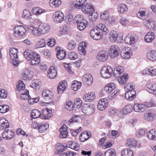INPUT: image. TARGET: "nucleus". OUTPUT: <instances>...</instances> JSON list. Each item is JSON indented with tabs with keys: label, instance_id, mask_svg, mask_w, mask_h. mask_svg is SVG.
<instances>
[{
	"label": "nucleus",
	"instance_id": "obj_40",
	"mask_svg": "<svg viewBox=\"0 0 156 156\" xmlns=\"http://www.w3.org/2000/svg\"><path fill=\"white\" fill-rule=\"evenodd\" d=\"M115 85L112 83H110L107 85L105 87V90L108 93H110L115 88Z\"/></svg>",
	"mask_w": 156,
	"mask_h": 156
},
{
	"label": "nucleus",
	"instance_id": "obj_32",
	"mask_svg": "<svg viewBox=\"0 0 156 156\" xmlns=\"http://www.w3.org/2000/svg\"><path fill=\"white\" fill-rule=\"evenodd\" d=\"M147 57L148 59L152 61H156V50L149 51L147 54Z\"/></svg>",
	"mask_w": 156,
	"mask_h": 156
},
{
	"label": "nucleus",
	"instance_id": "obj_10",
	"mask_svg": "<svg viewBox=\"0 0 156 156\" xmlns=\"http://www.w3.org/2000/svg\"><path fill=\"white\" fill-rule=\"evenodd\" d=\"M132 55V51L130 48L128 47L123 48L120 52V55L122 57L125 59L130 58Z\"/></svg>",
	"mask_w": 156,
	"mask_h": 156
},
{
	"label": "nucleus",
	"instance_id": "obj_48",
	"mask_svg": "<svg viewBox=\"0 0 156 156\" xmlns=\"http://www.w3.org/2000/svg\"><path fill=\"white\" fill-rule=\"evenodd\" d=\"M45 10L39 7L34 8L32 10V12L34 14L39 15L44 12Z\"/></svg>",
	"mask_w": 156,
	"mask_h": 156
},
{
	"label": "nucleus",
	"instance_id": "obj_49",
	"mask_svg": "<svg viewBox=\"0 0 156 156\" xmlns=\"http://www.w3.org/2000/svg\"><path fill=\"white\" fill-rule=\"evenodd\" d=\"M80 119L79 116L74 115L72 118L69 120L68 123L70 125L75 124V123L79 122Z\"/></svg>",
	"mask_w": 156,
	"mask_h": 156
},
{
	"label": "nucleus",
	"instance_id": "obj_56",
	"mask_svg": "<svg viewBox=\"0 0 156 156\" xmlns=\"http://www.w3.org/2000/svg\"><path fill=\"white\" fill-rule=\"evenodd\" d=\"M116 152L112 148L107 150L105 153V156H115Z\"/></svg>",
	"mask_w": 156,
	"mask_h": 156
},
{
	"label": "nucleus",
	"instance_id": "obj_16",
	"mask_svg": "<svg viewBox=\"0 0 156 156\" xmlns=\"http://www.w3.org/2000/svg\"><path fill=\"white\" fill-rule=\"evenodd\" d=\"M39 30L41 34H45L48 33L50 30V26L48 24L45 23H41L39 25Z\"/></svg>",
	"mask_w": 156,
	"mask_h": 156
},
{
	"label": "nucleus",
	"instance_id": "obj_55",
	"mask_svg": "<svg viewBox=\"0 0 156 156\" xmlns=\"http://www.w3.org/2000/svg\"><path fill=\"white\" fill-rule=\"evenodd\" d=\"M48 127L49 125L47 123L38 126L39 132L41 133H44L48 128Z\"/></svg>",
	"mask_w": 156,
	"mask_h": 156
},
{
	"label": "nucleus",
	"instance_id": "obj_9",
	"mask_svg": "<svg viewBox=\"0 0 156 156\" xmlns=\"http://www.w3.org/2000/svg\"><path fill=\"white\" fill-rule=\"evenodd\" d=\"M110 57L114 58L118 57L119 55L120 50L118 46L113 45L111 46L109 50Z\"/></svg>",
	"mask_w": 156,
	"mask_h": 156
},
{
	"label": "nucleus",
	"instance_id": "obj_58",
	"mask_svg": "<svg viewBox=\"0 0 156 156\" xmlns=\"http://www.w3.org/2000/svg\"><path fill=\"white\" fill-rule=\"evenodd\" d=\"M89 15L91 16L90 17V20L91 22L95 21L98 19V13L97 12H95V11L93 12L91 14Z\"/></svg>",
	"mask_w": 156,
	"mask_h": 156
},
{
	"label": "nucleus",
	"instance_id": "obj_13",
	"mask_svg": "<svg viewBox=\"0 0 156 156\" xmlns=\"http://www.w3.org/2000/svg\"><path fill=\"white\" fill-rule=\"evenodd\" d=\"M128 146L130 148H139L141 146V143L140 141L137 142L134 138L128 139L126 142Z\"/></svg>",
	"mask_w": 156,
	"mask_h": 156
},
{
	"label": "nucleus",
	"instance_id": "obj_31",
	"mask_svg": "<svg viewBox=\"0 0 156 156\" xmlns=\"http://www.w3.org/2000/svg\"><path fill=\"white\" fill-rule=\"evenodd\" d=\"M146 90L150 93L154 94V92L156 90V84L153 83H148Z\"/></svg>",
	"mask_w": 156,
	"mask_h": 156
},
{
	"label": "nucleus",
	"instance_id": "obj_2",
	"mask_svg": "<svg viewBox=\"0 0 156 156\" xmlns=\"http://www.w3.org/2000/svg\"><path fill=\"white\" fill-rule=\"evenodd\" d=\"M154 103L153 101L145 102L144 103H136L133 106L134 111L138 113H143L148 108H150L154 106Z\"/></svg>",
	"mask_w": 156,
	"mask_h": 156
},
{
	"label": "nucleus",
	"instance_id": "obj_5",
	"mask_svg": "<svg viewBox=\"0 0 156 156\" xmlns=\"http://www.w3.org/2000/svg\"><path fill=\"white\" fill-rule=\"evenodd\" d=\"M42 96L44 99L47 102V103H51L53 104L54 102L52 101L53 98V93L48 90H44L42 93Z\"/></svg>",
	"mask_w": 156,
	"mask_h": 156
},
{
	"label": "nucleus",
	"instance_id": "obj_60",
	"mask_svg": "<svg viewBox=\"0 0 156 156\" xmlns=\"http://www.w3.org/2000/svg\"><path fill=\"white\" fill-rule=\"evenodd\" d=\"M125 91H131L135 90L134 87L132 83H128L125 86Z\"/></svg>",
	"mask_w": 156,
	"mask_h": 156
},
{
	"label": "nucleus",
	"instance_id": "obj_42",
	"mask_svg": "<svg viewBox=\"0 0 156 156\" xmlns=\"http://www.w3.org/2000/svg\"><path fill=\"white\" fill-rule=\"evenodd\" d=\"M148 138L151 140H156V131L152 129L148 132L147 133Z\"/></svg>",
	"mask_w": 156,
	"mask_h": 156
},
{
	"label": "nucleus",
	"instance_id": "obj_22",
	"mask_svg": "<svg viewBox=\"0 0 156 156\" xmlns=\"http://www.w3.org/2000/svg\"><path fill=\"white\" fill-rule=\"evenodd\" d=\"M68 86L67 82L66 81H62L58 84L57 87L58 93L61 94L65 90Z\"/></svg>",
	"mask_w": 156,
	"mask_h": 156
},
{
	"label": "nucleus",
	"instance_id": "obj_43",
	"mask_svg": "<svg viewBox=\"0 0 156 156\" xmlns=\"http://www.w3.org/2000/svg\"><path fill=\"white\" fill-rule=\"evenodd\" d=\"M31 63L33 66L38 64L40 62V56L37 53V56H34L31 59Z\"/></svg>",
	"mask_w": 156,
	"mask_h": 156
},
{
	"label": "nucleus",
	"instance_id": "obj_33",
	"mask_svg": "<svg viewBox=\"0 0 156 156\" xmlns=\"http://www.w3.org/2000/svg\"><path fill=\"white\" fill-rule=\"evenodd\" d=\"M67 126L63 125L60 129V137L61 138H65L68 136Z\"/></svg>",
	"mask_w": 156,
	"mask_h": 156
},
{
	"label": "nucleus",
	"instance_id": "obj_1",
	"mask_svg": "<svg viewBox=\"0 0 156 156\" xmlns=\"http://www.w3.org/2000/svg\"><path fill=\"white\" fill-rule=\"evenodd\" d=\"M73 22L77 24V27L80 30H83L88 25L87 20L83 16L78 14L75 16L73 19Z\"/></svg>",
	"mask_w": 156,
	"mask_h": 156
},
{
	"label": "nucleus",
	"instance_id": "obj_11",
	"mask_svg": "<svg viewBox=\"0 0 156 156\" xmlns=\"http://www.w3.org/2000/svg\"><path fill=\"white\" fill-rule=\"evenodd\" d=\"M155 116V111L152 109H150L144 113V119L147 121H152L153 120Z\"/></svg>",
	"mask_w": 156,
	"mask_h": 156
},
{
	"label": "nucleus",
	"instance_id": "obj_19",
	"mask_svg": "<svg viewBox=\"0 0 156 156\" xmlns=\"http://www.w3.org/2000/svg\"><path fill=\"white\" fill-rule=\"evenodd\" d=\"M15 134V132L13 131L5 129L2 133V136L5 140H11L13 138Z\"/></svg>",
	"mask_w": 156,
	"mask_h": 156
},
{
	"label": "nucleus",
	"instance_id": "obj_36",
	"mask_svg": "<svg viewBox=\"0 0 156 156\" xmlns=\"http://www.w3.org/2000/svg\"><path fill=\"white\" fill-rule=\"evenodd\" d=\"M128 75L127 73H124L122 76H119L118 81L120 84H124L128 80Z\"/></svg>",
	"mask_w": 156,
	"mask_h": 156
},
{
	"label": "nucleus",
	"instance_id": "obj_39",
	"mask_svg": "<svg viewBox=\"0 0 156 156\" xmlns=\"http://www.w3.org/2000/svg\"><path fill=\"white\" fill-rule=\"evenodd\" d=\"M81 83L74 80L72 83L71 87L74 91H76L81 88Z\"/></svg>",
	"mask_w": 156,
	"mask_h": 156
},
{
	"label": "nucleus",
	"instance_id": "obj_30",
	"mask_svg": "<svg viewBox=\"0 0 156 156\" xmlns=\"http://www.w3.org/2000/svg\"><path fill=\"white\" fill-rule=\"evenodd\" d=\"M136 94V93L135 90L126 91L125 94V98L129 101H132L135 98Z\"/></svg>",
	"mask_w": 156,
	"mask_h": 156
},
{
	"label": "nucleus",
	"instance_id": "obj_20",
	"mask_svg": "<svg viewBox=\"0 0 156 156\" xmlns=\"http://www.w3.org/2000/svg\"><path fill=\"white\" fill-rule=\"evenodd\" d=\"M52 111L51 109L46 108L42 110V114L41 115V117L44 119H48L52 116Z\"/></svg>",
	"mask_w": 156,
	"mask_h": 156
},
{
	"label": "nucleus",
	"instance_id": "obj_47",
	"mask_svg": "<svg viewBox=\"0 0 156 156\" xmlns=\"http://www.w3.org/2000/svg\"><path fill=\"white\" fill-rule=\"evenodd\" d=\"M66 53L64 50L58 51L56 54L57 57L58 59L60 60H62L64 59L66 57Z\"/></svg>",
	"mask_w": 156,
	"mask_h": 156
},
{
	"label": "nucleus",
	"instance_id": "obj_17",
	"mask_svg": "<svg viewBox=\"0 0 156 156\" xmlns=\"http://www.w3.org/2000/svg\"><path fill=\"white\" fill-rule=\"evenodd\" d=\"M82 10L83 12L86 14H91L93 12L95 11L94 8L90 3H87L83 7Z\"/></svg>",
	"mask_w": 156,
	"mask_h": 156
},
{
	"label": "nucleus",
	"instance_id": "obj_25",
	"mask_svg": "<svg viewBox=\"0 0 156 156\" xmlns=\"http://www.w3.org/2000/svg\"><path fill=\"white\" fill-rule=\"evenodd\" d=\"M57 74V71L54 66H51L48 71L47 76L50 79L55 78Z\"/></svg>",
	"mask_w": 156,
	"mask_h": 156
},
{
	"label": "nucleus",
	"instance_id": "obj_28",
	"mask_svg": "<svg viewBox=\"0 0 156 156\" xmlns=\"http://www.w3.org/2000/svg\"><path fill=\"white\" fill-rule=\"evenodd\" d=\"M9 126V124L7 120L4 117L0 118V129L3 130L8 128Z\"/></svg>",
	"mask_w": 156,
	"mask_h": 156
},
{
	"label": "nucleus",
	"instance_id": "obj_15",
	"mask_svg": "<svg viewBox=\"0 0 156 156\" xmlns=\"http://www.w3.org/2000/svg\"><path fill=\"white\" fill-rule=\"evenodd\" d=\"M82 80L83 83L86 86L91 85L93 80L91 75L88 73L86 74L84 76Z\"/></svg>",
	"mask_w": 156,
	"mask_h": 156
},
{
	"label": "nucleus",
	"instance_id": "obj_62",
	"mask_svg": "<svg viewBox=\"0 0 156 156\" xmlns=\"http://www.w3.org/2000/svg\"><path fill=\"white\" fill-rule=\"evenodd\" d=\"M146 130L145 129L142 128L137 130L136 135L138 137L143 136L146 132Z\"/></svg>",
	"mask_w": 156,
	"mask_h": 156
},
{
	"label": "nucleus",
	"instance_id": "obj_14",
	"mask_svg": "<svg viewBox=\"0 0 156 156\" xmlns=\"http://www.w3.org/2000/svg\"><path fill=\"white\" fill-rule=\"evenodd\" d=\"M33 76V72L30 69H26L23 71L22 78L25 80H30Z\"/></svg>",
	"mask_w": 156,
	"mask_h": 156
},
{
	"label": "nucleus",
	"instance_id": "obj_54",
	"mask_svg": "<svg viewBox=\"0 0 156 156\" xmlns=\"http://www.w3.org/2000/svg\"><path fill=\"white\" fill-rule=\"evenodd\" d=\"M133 108L131 105H126L122 110L123 113L124 114L129 113L132 111Z\"/></svg>",
	"mask_w": 156,
	"mask_h": 156
},
{
	"label": "nucleus",
	"instance_id": "obj_63",
	"mask_svg": "<svg viewBox=\"0 0 156 156\" xmlns=\"http://www.w3.org/2000/svg\"><path fill=\"white\" fill-rule=\"evenodd\" d=\"M25 87V84L23 81L20 80L19 82V84L17 85L16 88L18 91H21L24 89Z\"/></svg>",
	"mask_w": 156,
	"mask_h": 156
},
{
	"label": "nucleus",
	"instance_id": "obj_18",
	"mask_svg": "<svg viewBox=\"0 0 156 156\" xmlns=\"http://www.w3.org/2000/svg\"><path fill=\"white\" fill-rule=\"evenodd\" d=\"M108 54L104 51H99L96 56L97 58L100 61H105L108 58Z\"/></svg>",
	"mask_w": 156,
	"mask_h": 156
},
{
	"label": "nucleus",
	"instance_id": "obj_50",
	"mask_svg": "<svg viewBox=\"0 0 156 156\" xmlns=\"http://www.w3.org/2000/svg\"><path fill=\"white\" fill-rule=\"evenodd\" d=\"M76 44V43L74 40H70L68 43L67 48L69 50H73L75 48Z\"/></svg>",
	"mask_w": 156,
	"mask_h": 156
},
{
	"label": "nucleus",
	"instance_id": "obj_61",
	"mask_svg": "<svg viewBox=\"0 0 156 156\" xmlns=\"http://www.w3.org/2000/svg\"><path fill=\"white\" fill-rule=\"evenodd\" d=\"M78 57V55L75 52L71 51L69 52L68 55V58L71 60H74Z\"/></svg>",
	"mask_w": 156,
	"mask_h": 156
},
{
	"label": "nucleus",
	"instance_id": "obj_6",
	"mask_svg": "<svg viewBox=\"0 0 156 156\" xmlns=\"http://www.w3.org/2000/svg\"><path fill=\"white\" fill-rule=\"evenodd\" d=\"M83 112L88 115L92 114L95 111L94 105L91 104H86L84 105L82 107Z\"/></svg>",
	"mask_w": 156,
	"mask_h": 156
},
{
	"label": "nucleus",
	"instance_id": "obj_8",
	"mask_svg": "<svg viewBox=\"0 0 156 156\" xmlns=\"http://www.w3.org/2000/svg\"><path fill=\"white\" fill-rule=\"evenodd\" d=\"M52 17L55 23H60L64 20V15L62 11L58 10L53 13Z\"/></svg>",
	"mask_w": 156,
	"mask_h": 156
},
{
	"label": "nucleus",
	"instance_id": "obj_51",
	"mask_svg": "<svg viewBox=\"0 0 156 156\" xmlns=\"http://www.w3.org/2000/svg\"><path fill=\"white\" fill-rule=\"evenodd\" d=\"M74 105L71 101H68L65 102L64 107L68 111H71L73 109Z\"/></svg>",
	"mask_w": 156,
	"mask_h": 156
},
{
	"label": "nucleus",
	"instance_id": "obj_41",
	"mask_svg": "<svg viewBox=\"0 0 156 156\" xmlns=\"http://www.w3.org/2000/svg\"><path fill=\"white\" fill-rule=\"evenodd\" d=\"M67 147L66 146H64L61 144H58L57 145L56 147V149L57 150L56 153L57 154H58L64 151L66 149Z\"/></svg>",
	"mask_w": 156,
	"mask_h": 156
},
{
	"label": "nucleus",
	"instance_id": "obj_26",
	"mask_svg": "<svg viewBox=\"0 0 156 156\" xmlns=\"http://www.w3.org/2000/svg\"><path fill=\"white\" fill-rule=\"evenodd\" d=\"M110 39H122L123 36L121 34H118L115 30H112L109 34Z\"/></svg>",
	"mask_w": 156,
	"mask_h": 156
},
{
	"label": "nucleus",
	"instance_id": "obj_29",
	"mask_svg": "<svg viewBox=\"0 0 156 156\" xmlns=\"http://www.w3.org/2000/svg\"><path fill=\"white\" fill-rule=\"evenodd\" d=\"M143 23L147 28L149 30H152L155 27V22L152 20H145L144 21Z\"/></svg>",
	"mask_w": 156,
	"mask_h": 156
},
{
	"label": "nucleus",
	"instance_id": "obj_52",
	"mask_svg": "<svg viewBox=\"0 0 156 156\" xmlns=\"http://www.w3.org/2000/svg\"><path fill=\"white\" fill-rule=\"evenodd\" d=\"M40 112L37 109H34L31 112V117L33 119H36L41 116Z\"/></svg>",
	"mask_w": 156,
	"mask_h": 156
},
{
	"label": "nucleus",
	"instance_id": "obj_27",
	"mask_svg": "<svg viewBox=\"0 0 156 156\" xmlns=\"http://www.w3.org/2000/svg\"><path fill=\"white\" fill-rule=\"evenodd\" d=\"M23 54L25 58L28 60H30L34 56H37V53L30 50H26L24 52Z\"/></svg>",
	"mask_w": 156,
	"mask_h": 156
},
{
	"label": "nucleus",
	"instance_id": "obj_37",
	"mask_svg": "<svg viewBox=\"0 0 156 156\" xmlns=\"http://www.w3.org/2000/svg\"><path fill=\"white\" fill-rule=\"evenodd\" d=\"M67 145L69 148L75 151L78 150L80 148L79 144L73 141H69Z\"/></svg>",
	"mask_w": 156,
	"mask_h": 156
},
{
	"label": "nucleus",
	"instance_id": "obj_3",
	"mask_svg": "<svg viewBox=\"0 0 156 156\" xmlns=\"http://www.w3.org/2000/svg\"><path fill=\"white\" fill-rule=\"evenodd\" d=\"M18 49L16 48H10L9 49V54L10 55V62L15 66H18L20 62L18 56Z\"/></svg>",
	"mask_w": 156,
	"mask_h": 156
},
{
	"label": "nucleus",
	"instance_id": "obj_7",
	"mask_svg": "<svg viewBox=\"0 0 156 156\" xmlns=\"http://www.w3.org/2000/svg\"><path fill=\"white\" fill-rule=\"evenodd\" d=\"M113 70L111 67L105 66L103 67L101 71V74L102 77L105 78H109L112 74Z\"/></svg>",
	"mask_w": 156,
	"mask_h": 156
},
{
	"label": "nucleus",
	"instance_id": "obj_57",
	"mask_svg": "<svg viewBox=\"0 0 156 156\" xmlns=\"http://www.w3.org/2000/svg\"><path fill=\"white\" fill-rule=\"evenodd\" d=\"M31 12L27 10L23 11L22 17L25 19H30L31 18Z\"/></svg>",
	"mask_w": 156,
	"mask_h": 156
},
{
	"label": "nucleus",
	"instance_id": "obj_59",
	"mask_svg": "<svg viewBox=\"0 0 156 156\" xmlns=\"http://www.w3.org/2000/svg\"><path fill=\"white\" fill-rule=\"evenodd\" d=\"M9 109V107L7 105H0V112L2 113H5Z\"/></svg>",
	"mask_w": 156,
	"mask_h": 156
},
{
	"label": "nucleus",
	"instance_id": "obj_21",
	"mask_svg": "<svg viewBox=\"0 0 156 156\" xmlns=\"http://www.w3.org/2000/svg\"><path fill=\"white\" fill-rule=\"evenodd\" d=\"M98 30H101L103 35H107L109 32V30L104 24L102 23H98L96 25V27Z\"/></svg>",
	"mask_w": 156,
	"mask_h": 156
},
{
	"label": "nucleus",
	"instance_id": "obj_12",
	"mask_svg": "<svg viewBox=\"0 0 156 156\" xmlns=\"http://www.w3.org/2000/svg\"><path fill=\"white\" fill-rule=\"evenodd\" d=\"M90 34L91 37L94 39H102L104 37L102 32L100 31L95 27L90 30Z\"/></svg>",
	"mask_w": 156,
	"mask_h": 156
},
{
	"label": "nucleus",
	"instance_id": "obj_24",
	"mask_svg": "<svg viewBox=\"0 0 156 156\" xmlns=\"http://www.w3.org/2000/svg\"><path fill=\"white\" fill-rule=\"evenodd\" d=\"M95 95L94 92L85 93L83 97V100L86 102H91L95 98Z\"/></svg>",
	"mask_w": 156,
	"mask_h": 156
},
{
	"label": "nucleus",
	"instance_id": "obj_46",
	"mask_svg": "<svg viewBox=\"0 0 156 156\" xmlns=\"http://www.w3.org/2000/svg\"><path fill=\"white\" fill-rule=\"evenodd\" d=\"M122 156H133V154L132 151L129 148H126L122 151Z\"/></svg>",
	"mask_w": 156,
	"mask_h": 156
},
{
	"label": "nucleus",
	"instance_id": "obj_64",
	"mask_svg": "<svg viewBox=\"0 0 156 156\" xmlns=\"http://www.w3.org/2000/svg\"><path fill=\"white\" fill-rule=\"evenodd\" d=\"M127 9L128 8L126 5L124 4H122L120 5L118 10L121 13H123L125 11H127Z\"/></svg>",
	"mask_w": 156,
	"mask_h": 156
},
{
	"label": "nucleus",
	"instance_id": "obj_44",
	"mask_svg": "<svg viewBox=\"0 0 156 156\" xmlns=\"http://www.w3.org/2000/svg\"><path fill=\"white\" fill-rule=\"evenodd\" d=\"M146 9L144 8H141L136 13L137 16L139 18L143 19L146 16Z\"/></svg>",
	"mask_w": 156,
	"mask_h": 156
},
{
	"label": "nucleus",
	"instance_id": "obj_34",
	"mask_svg": "<svg viewBox=\"0 0 156 156\" xmlns=\"http://www.w3.org/2000/svg\"><path fill=\"white\" fill-rule=\"evenodd\" d=\"M124 72V68L121 66H119L115 68L113 72L114 76L117 77Z\"/></svg>",
	"mask_w": 156,
	"mask_h": 156
},
{
	"label": "nucleus",
	"instance_id": "obj_35",
	"mask_svg": "<svg viewBox=\"0 0 156 156\" xmlns=\"http://www.w3.org/2000/svg\"><path fill=\"white\" fill-rule=\"evenodd\" d=\"M91 136V133L90 132L86 131L83 132L80 134V139L83 142L88 139Z\"/></svg>",
	"mask_w": 156,
	"mask_h": 156
},
{
	"label": "nucleus",
	"instance_id": "obj_23",
	"mask_svg": "<svg viewBox=\"0 0 156 156\" xmlns=\"http://www.w3.org/2000/svg\"><path fill=\"white\" fill-rule=\"evenodd\" d=\"M108 105V101L106 98H102L99 101L98 105L99 110L103 111L105 110Z\"/></svg>",
	"mask_w": 156,
	"mask_h": 156
},
{
	"label": "nucleus",
	"instance_id": "obj_4",
	"mask_svg": "<svg viewBox=\"0 0 156 156\" xmlns=\"http://www.w3.org/2000/svg\"><path fill=\"white\" fill-rule=\"evenodd\" d=\"M13 34L17 37H21L24 36L26 33V28L23 25H19L13 28Z\"/></svg>",
	"mask_w": 156,
	"mask_h": 156
},
{
	"label": "nucleus",
	"instance_id": "obj_53",
	"mask_svg": "<svg viewBox=\"0 0 156 156\" xmlns=\"http://www.w3.org/2000/svg\"><path fill=\"white\" fill-rule=\"evenodd\" d=\"M110 13L108 10H106L102 12L101 16V19L104 21L107 20L109 16Z\"/></svg>",
	"mask_w": 156,
	"mask_h": 156
},
{
	"label": "nucleus",
	"instance_id": "obj_45",
	"mask_svg": "<svg viewBox=\"0 0 156 156\" xmlns=\"http://www.w3.org/2000/svg\"><path fill=\"white\" fill-rule=\"evenodd\" d=\"M41 86V81L38 79H36L33 80L32 87L34 89H39Z\"/></svg>",
	"mask_w": 156,
	"mask_h": 156
},
{
	"label": "nucleus",
	"instance_id": "obj_38",
	"mask_svg": "<svg viewBox=\"0 0 156 156\" xmlns=\"http://www.w3.org/2000/svg\"><path fill=\"white\" fill-rule=\"evenodd\" d=\"M61 4L60 0H50L49 2V5L53 8L58 7Z\"/></svg>",
	"mask_w": 156,
	"mask_h": 156
}]
</instances>
